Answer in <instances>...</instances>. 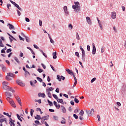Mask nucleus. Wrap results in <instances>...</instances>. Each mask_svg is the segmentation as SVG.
Returning a JSON list of instances; mask_svg holds the SVG:
<instances>
[{"instance_id": "1", "label": "nucleus", "mask_w": 126, "mask_h": 126, "mask_svg": "<svg viewBox=\"0 0 126 126\" xmlns=\"http://www.w3.org/2000/svg\"><path fill=\"white\" fill-rule=\"evenodd\" d=\"M74 4L75 5H72V8L74 9V11H75V12H78V11H80V5L79 2H74Z\"/></svg>"}, {"instance_id": "2", "label": "nucleus", "mask_w": 126, "mask_h": 126, "mask_svg": "<svg viewBox=\"0 0 126 126\" xmlns=\"http://www.w3.org/2000/svg\"><path fill=\"white\" fill-rule=\"evenodd\" d=\"M2 85L3 89L7 91V89H8V87H9L7 86L8 85V82L4 81L2 82Z\"/></svg>"}, {"instance_id": "3", "label": "nucleus", "mask_w": 126, "mask_h": 126, "mask_svg": "<svg viewBox=\"0 0 126 126\" xmlns=\"http://www.w3.org/2000/svg\"><path fill=\"white\" fill-rule=\"evenodd\" d=\"M9 1L10 2H11V3H12V4H13L14 5H15V6H16V7H17V8H18V9H19V10H22V9L20 7L19 5L18 4H17L16 3H15V2H13V1L10 0Z\"/></svg>"}, {"instance_id": "4", "label": "nucleus", "mask_w": 126, "mask_h": 126, "mask_svg": "<svg viewBox=\"0 0 126 126\" xmlns=\"http://www.w3.org/2000/svg\"><path fill=\"white\" fill-rule=\"evenodd\" d=\"M92 45H93L92 53H93V55H95V54H96V47L95 46V44H94V43H93Z\"/></svg>"}, {"instance_id": "5", "label": "nucleus", "mask_w": 126, "mask_h": 126, "mask_svg": "<svg viewBox=\"0 0 126 126\" xmlns=\"http://www.w3.org/2000/svg\"><path fill=\"white\" fill-rule=\"evenodd\" d=\"M16 82L18 85H20V86H25V84L23 83L22 81H20V80H17Z\"/></svg>"}, {"instance_id": "6", "label": "nucleus", "mask_w": 126, "mask_h": 126, "mask_svg": "<svg viewBox=\"0 0 126 126\" xmlns=\"http://www.w3.org/2000/svg\"><path fill=\"white\" fill-rule=\"evenodd\" d=\"M15 121L13 120L11 118H9V124L10 126H15V124H14Z\"/></svg>"}, {"instance_id": "7", "label": "nucleus", "mask_w": 126, "mask_h": 126, "mask_svg": "<svg viewBox=\"0 0 126 126\" xmlns=\"http://www.w3.org/2000/svg\"><path fill=\"white\" fill-rule=\"evenodd\" d=\"M111 16L112 19H116V17L117 16V14L116 13V12L114 11L112 12L111 14Z\"/></svg>"}, {"instance_id": "8", "label": "nucleus", "mask_w": 126, "mask_h": 126, "mask_svg": "<svg viewBox=\"0 0 126 126\" xmlns=\"http://www.w3.org/2000/svg\"><path fill=\"white\" fill-rule=\"evenodd\" d=\"M82 59L83 62H85V51H82Z\"/></svg>"}, {"instance_id": "9", "label": "nucleus", "mask_w": 126, "mask_h": 126, "mask_svg": "<svg viewBox=\"0 0 126 126\" xmlns=\"http://www.w3.org/2000/svg\"><path fill=\"white\" fill-rule=\"evenodd\" d=\"M86 20H87V22L88 24H89L90 25H92V22L91 21V19H90V17H87Z\"/></svg>"}, {"instance_id": "10", "label": "nucleus", "mask_w": 126, "mask_h": 126, "mask_svg": "<svg viewBox=\"0 0 126 126\" xmlns=\"http://www.w3.org/2000/svg\"><path fill=\"white\" fill-rule=\"evenodd\" d=\"M16 100H17V102L19 103V105L21 106H22V102H21V99H20V98L19 96H16Z\"/></svg>"}, {"instance_id": "11", "label": "nucleus", "mask_w": 126, "mask_h": 126, "mask_svg": "<svg viewBox=\"0 0 126 126\" xmlns=\"http://www.w3.org/2000/svg\"><path fill=\"white\" fill-rule=\"evenodd\" d=\"M63 10L65 14V15H68L69 14L68 11H67V6H64L63 7Z\"/></svg>"}, {"instance_id": "12", "label": "nucleus", "mask_w": 126, "mask_h": 126, "mask_svg": "<svg viewBox=\"0 0 126 126\" xmlns=\"http://www.w3.org/2000/svg\"><path fill=\"white\" fill-rule=\"evenodd\" d=\"M7 25L9 26V29L10 30H15V28L13 25H11V24H8Z\"/></svg>"}, {"instance_id": "13", "label": "nucleus", "mask_w": 126, "mask_h": 126, "mask_svg": "<svg viewBox=\"0 0 126 126\" xmlns=\"http://www.w3.org/2000/svg\"><path fill=\"white\" fill-rule=\"evenodd\" d=\"M5 95L6 97H12V94H11V93L8 92H5Z\"/></svg>"}, {"instance_id": "14", "label": "nucleus", "mask_w": 126, "mask_h": 126, "mask_svg": "<svg viewBox=\"0 0 126 126\" xmlns=\"http://www.w3.org/2000/svg\"><path fill=\"white\" fill-rule=\"evenodd\" d=\"M9 103L13 107V108H16V106L15 105V103L13 100L9 101Z\"/></svg>"}, {"instance_id": "15", "label": "nucleus", "mask_w": 126, "mask_h": 126, "mask_svg": "<svg viewBox=\"0 0 126 126\" xmlns=\"http://www.w3.org/2000/svg\"><path fill=\"white\" fill-rule=\"evenodd\" d=\"M66 71H67V73H68L69 74H70L71 75H72V74H73V72H72V70H71L69 69H65Z\"/></svg>"}, {"instance_id": "16", "label": "nucleus", "mask_w": 126, "mask_h": 126, "mask_svg": "<svg viewBox=\"0 0 126 126\" xmlns=\"http://www.w3.org/2000/svg\"><path fill=\"white\" fill-rule=\"evenodd\" d=\"M7 90L8 91H10L12 93H14V92H15L14 90H13V89L11 87H8Z\"/></svg>"}, {"instance_id": "17", "label": "nucleus", "mask_w": 126, "mask_h": 126, "mask_svg": "<svg viewBox=\"0 0 126 126\" xmlns=\"http://www.w3.org/2000/svg\"><path fill=\"white\" fill-rule=\"evenodd\" d=\"M61 109L63 113H65V112H66V110H65V107H64L62 105L61 106Z\"/></svg>"}, {"instance_id": "18", "label": "nucleus", "mask_w": 126, "mask_h": 126, "mask_svg": "<svg viewBox=\"0 0 126 126\" xmlns=\"http://www.w3.org/2000/svg\"><path fill=\"white\" fill-rule=\"evenodd\" d=\"M7 75H8V76H10V77H14L15 75L14 73L9 72L7 73Z\"/></svg>"}, {"instance_id": "19", "label": "nucleus", "mask_w": 126, "mask_h": 126, "mask_svg": "<svg viewBox=\"0 0 126 126\" xmlns=\"http://www.w3.org/2000/svg\"><path fill=\"white\" fill-rule=\"evenodd\" d=\"M57 101L58 102V103H61V104H63V105L64 104L63 102V99L58 98L57 99Z\"/></svg>"}, {"instance_id": "20", "label": "nucleus", "mask_w": 126, "mask_h": 126, "mask_svg": "<svg viewBox=\"0 0 126 126\" xmlns=\"http://www.w3.org/2000/svg\"><path fill=\"white\" fill-rule=\"evenodd\" d=\"M54 90L53 87H50V88H47L46 89V91L47 92H50V91H53V90Z\"/></svg>"}, {"instance_id": "21", "label": "nucleus", "mask_w": 126, "mask_h": 126, "mask_svg": "<svg viewBox=\"0 0 126 126\" xmlns=\"http://www.w3.org/2000/svg\"><path fill=\"white\" fill-rule=\"evenodd\" d=\"M38 96L39 97H42V98H45L46 97V94H45L39 93Z\"/></svg>"}, {"instance_id": "22", "label": "nucleus", "mask_w": 126, "mask_h": 126, "mask_svg": "<svg viewBox=\"0 0 126 126\" xmlns=\"http://www.w3.org/2000/svg\"><path fill=\"white\" fill-rule=\"evenodd\" d=\"M53 58L54 60H56V59H57V52H53Z\"/></svg>"}, {"instance_id": "23", "label": "nucleus", "mask_w": 126, "mask_h": 126, "mask_svg": "<svg viewBox=\"0 0 126 126\" xmlns=\"http://www.w3.org/2000/svg\"><path fill=\"white\" fill-rule=\"evenodd\" d=\"M34 119H35V120H41V116H40V115L37 114V115H36V116L35 117Z\"/></svg>"}, {"instance_id": "24", "label": "nucleus", "mask_w": 126, "mask_h": 126, "mask_svg": "<svg viewBox=\"0 0 126 126\" xmlns=\"http://www.w3.org/2000/svg\"><path fill=\"white\" fill-rule=\"evenodd\" d=\"M76 38L77 40H80V37H79V34L78 32H76Z\"/></svg>"}, {"instance_id": "25", "label": "nucleus", "mask_w": 126, "mask_h": 126, "mask_svg": "<svg viewBox=\"0 0 126 126\" xmlns=\"http://www.w3.org/2000/svg\"><path fill=\"white\" fill-rule=\"evenodd\" d=\"M3 122H5V123H6V118L0 119V123H1V124L3 123Z\"/></svg>"}, {"instance_id": "26", "label": "nucleus", "mask_w": 126, "mask_h": 126, "mask_svg": "<svg viewBox=\"0 0 126 126\" xmlns=\"http://www.w3.org/2000/svg\"><path fill=\"white\" fill-rule=\"evenodd\" d=\"M39 51H40V53H42V55H43V56L45 58H47V55H46V54H45V53H44V52H43V50L39 49Z\"/></svg>"}, {"instance_id": "27", "label": "nucleus", "mask_w": 126, "mask_h": 126, "mask_svg": "<svg viewBox=\"0 0 126 126\" xmlns=\"http://www.w3.org/2000/svg\"><path fill=\"white\" fill-rule=\"evenodd\" d=\"M49 117H50L49 115L47 116H45L42 117V118H43L44 119V120L48 121V120H49Z\"/></svg>"}, {"instance_id": "28", "label": "nucleus", "mask_w": 126, "mask_h": 126, "mask_svg": "<svg viewBox=\"0 0 126 126\" xmlns=\"http://www.w3.org/2000/svg\"><path fill=\"white\" fill-rule=\"evenodd\" d=\"M57 79H58L59 81H62V78H61V76H60V75H58L57 76Z\"/></svg>"}, {"instance_id": "29", "label": "nucleus", "mask_w": 126, "mask_h": 126, "mask_svg": "<svg viewBox=\"0 0 126 126\" xmlns=\"http://www.w3.org/2000/svg\"><path fill=\"white\" fill-rule=\"evenodd\" d=\"M6 79L8 81H9L11 80V78H10V77L9 76H8L7 75L6 76Z\"/></svg>"}, {"instance_id": "30", "label": "nucleus", "mask_w": 126, "mask_h": 126, "mask_svg": "<svg viewBox=\"0 0 126 126\" xmlns=\"http://www.w3.org/2000/svg\"><path fill=\"white\" fill-rule=\"evenodd\" d=\"M40 120H41V123H42V124H45V123H46V122H45V119H44V118H43V117H42L41 119H40Z\"/></svg>"}, {"instance_id": "31", "label": "nucleus", "mask_w": 126, "mask_h": 126, "mask_svg": "<svg viewBox=\"0 0 126 126\" xmlns=\"http://www.w3.org/2000/svg\"><path fill=\"white\" fill-rule=\"evenodd\" d=\"M68 28L70 30H72V29L73 28V26L71 24H70L68 25Z\"/></svg>"}, {"instance_id": "32", "label": "nucleus", "mask_w": 126, "mask_h": 126, "mask_svg": "<svg viewBox=\"0 0 126 126\" xmlns=\"http://www.w3.org/2000/svg\"><path fill=\"white\" fill-rule=\"evenodd\" d=\"M79 115L80 116H83L84 115V111L83 110H81L80 112L79 113Z\"/></svg>"}, {"instance_id": "33", "label": "nucleus", "mask_w": 126, "mask_h": 126, "mask_svg": "<svg viewBox=\"0 0 126 126\" xmlns=\"http://www.w3.org/2000/svg\"><path fill=\"white\" fill-rule=\"evenodd\" d=\"M36 79L38 80V81H39V82H43V80L39 77H37L36 78Z\"/></svg>"}, {"instance_id": "34", "label": "nucleus", "mask_w": 126, "mask_h": 126, "mask_svg": "<svg viewBox=\"0 0 126 126\" xmlns=\"http://www.w3.org/2000/svg\"><path fill=\"white\" fill-rule=\"evenodd\" d=\"M86 113H87V115H88V116H91V111L86 110Z\"/></svg>"}, {"instance_id": "35", "label": "nucleus", "mask_w": 126, "mask_h": 126, "mask_svg": "<svg viewBox=\"0 0 126 126\" xmlns=\"http://www.w3.org/2000/svg\"><path fill=\"white\" fill-rule=\"evenodd\" d=\"M47 102L49 103V106H53V102L50 101L49 99L47 100Z\"/></svg>"}, {"instance_id": "36", "label": "nucleus", "mask_w": 126, "mask_h": 126, "mask_svg": "<svg viewBox=\"0 0 126 126\" xmlns=\"http://www.w3.org/2000/svg\"><path fill=\"white\" fill-rule=\"evenodd\" d=\"M3 115H5V116H7L8 118H10V117H11V115H9V114L7 113L3 112Z\"/></svg>"}, {"instance_id": "37", "label": "nucleus", "mask_w": 126, "mask_h": 126, "mask_svg": "<svg viewBox=\"0 0 126 126\" xmlns=\"http://www.w3.org/2000/svg\"><path fill=\"white\" fill-rule=\"evenodd\" d=\"M2 69L3 71H6V67H5V66L3 65V66H2Z\"/></svg>"}, {"instance_id": "38", "label": "nucleus", "mask_w": 126, "mask_h": 126, "mask_svg": "<svg viewBox=\"0 0 126 126\" xmlns=\"http://www.w3.org/2000/svg\"><path fill=\"white\" fill-rule=\"evenodd\" d=\"M94 112H95V111L94 110V109L92 108L91 110V116H92V115L94 114Z\"/></svg>"}, {"instance_id": "39", "label": "nucleus", "mask_w": 126, "mask_h": 126, "mask_svg": "<svg viewBox=\"0 0 126 126\" xmlns=\"http://www.w3.org/2000/svg\"><path fill=\"white\" fill-rule=\"evenodd\" d=\"M53 96L54 97V98H55V99H56V100L59 99V97H58V96L55 94H53Z\"/></svg>"}, {"instance_id": "40", "label": "nucleus", "mask_w": 126, "mask_h": 126, "mask_svg": "<svg viewBox=\"0 0 126 126\" xmlns=\"http://www.w3.org/2000/svg\"><path fill=\"white\" fill-rule=\"evenodd\" d=\"M74 102L77 104H78V103H79V100H78V99L75 98H74Z\"/></svg>"}, {"instance_id": "41", "label": "nucleus", "mask_w": 126, "mask_h": 126, "mask_svg": "<svg viewBox=\"0 0 126 126\" xmlns=\"http://www.w3.org/2000/svg\"><path fill=\"white\" fill-rule=\"evenodd\" d=\"M17 118L20 121V122H22V119H21V118H20V116H19L18 114H17Z\"/></svg>"}, {"instance_id": "42", "label": "nucleus", "mask_w": 126, "mask_h": 126, "mask_svg": "<svg viewBox=\"0 0 126 126\" xmlns=\"http://www.w3.org/2000/svg\"><path fill=\"white\" fill-rule=\"evenodd\" d=\"M0 47H2L3 48L4 47V45L2 44V41H1V40H0Z\"/></svg>"}, {"instance_id": "43", "label": "nucleus", "mask_w": 126, "mask_h": 126, "mask_svg": "<svg viewBox=\"0 0 126 126\" xmlns=\"http://www.w3.org/2000/svg\"><path fill=\"white\" fill-rule=\"evenodd\" d=\"M34 113V110L31 109V115L32 117H33V114Z\"/></svg>"}, {"instance_id": "44", "label": "nucleus", "mask_w": 126, "mask_h": 126, "mask_svg": "<svg viewBox=\"0 0 126 126\" xmlns=\"http://www.w3.org/2000/svg\"><path fill=\"white\" fill-rule=\"evenodd\" d=\"M47 95H48L49 98H52V94H51V93L48 92L47 93Z\"/></svg>"}, {"instance_id": "45", "label": "nucleus", "mask_w": 126, "mask_h": 126, "mask_svg": "<svg viewBox=\"0 0 126 126\" xmlns=\"http://www.w3.org/2000/svg\"><path fill=\"white\" fill-rule=\"evenodd\" d=\"M53 118L55 121H58V120H59V117L58 116H54Z\"/></svg>"}, {"instance_id": "46", "label": "nucleus", "mask_w": 126, "mask_h": 126, "mask_svg": "<svg viewBox=\"0 0 126 126\" xmlns=\"http://www.w3.org/2000/svg\"><path fill=\"white\" fill-rule=\"evenodd\" d=\"M14 60L17 62V63H19V60L17 57H14Z\"/></svg>"}, {"instance_id": "47", "label": "nucleus", "mask_w": 126, "mask_h": 126, "mask_svg": "<svg viewBox=\"0 0 126 126\" xmlns=\"http://www.w3.org/2000/svg\"><path fill=\"white\" fill-rule=\"evenodd\" d=\"M50 42L52 44H54L55 43V41L54 40H53V39L52 38H50Z\"/></svg>"}, {"instance_id": "48", "label": "nucleus", "mask_w": 126, "mask_h": 126, "mask_svg": "<svg viewBox=\"0 0 126 126\" xmlns=\"http://www.w3.org/2000/svg\"><path fill=\"white\" fill-rule=\"evenodd\" d=\"M72 75H73V77H74V79L75 81H77V79H76V77H75V75H74V74L73 73L72 74Z\"/></svg>"}, {"instance_id": "49", "label": "nucleus", "mask_w": 126, "mask_h": 126, "mask_svg": "<svg viewBox=\"0 0 126 126\" xmlns=\"http://www.w3.org/2000/svg\"><path fill=\"white\" fill-rule=\"evenodd\" d=\"M17 12L18 16H20V15H21V13L20 12V11H19V10H17Z\"/></svg>"}, {"instance_id": "50", "label": "nucleus", "mask_w": 126, "mask_h": 126, "mask_svg": "<svg viewBox=\"0 0 126 126\" xmlns=\"http://www.w3.org/2000/svg\"><path fill=\"white\" fill-rule=\"evenodd\" d=\"M95 80H96V78H93L91 81V83H93V82H94V81H95Z\"/></svg>"}, {"instance_id": "51", "label": "nucleus", "mask_w": 126, "mask_h": 126, "mask_svg": "<svg viewBox=\"0 0 126 126\" xmlns=\"http://www.w3.org/2000/svg\"><path fill=\"white\" fill-rule=\"evenodd\" d=\"M75 56H77V57H78V58L80 57L79 53H78V52H75Z\"/></svg>"}, {"instance_id": "52", "label": "nucleus", "mask_w": 126, "mask_h": 126, "mask_svg": "<svg viewBox=\"0 0 126 126\" xmlns=\"http://www.w3.org/2000/svg\"><path fill=\"white\" fill-rule=\"evenodd\" d=\"M37 71H38V72H39L40 73H41V72H43V69H42L38 68V69H37Z\"/></svg>"}, {"instance_id": "53", "label": "nucleus", "mask_w": 126, "mask_h": 126, "mask_svg": "<svg viewBox=\"0 0 126 126\" xmlns=\"http://www.w3.org/2000/svg\"><path fill=\"white\" fill-rule=\"evenodd\" d=\"M73 117L76 120H77V119H78V116L77 115H76V114H73Z\"/></svg>"}, {"instance_id": "54", "label": "nucleus", "mask_w": 126, "mask_h": 126, "mask_svg": "<svg viewBox=\"0 0 126 126\" xmlns=\"http://www.w3.org/2000/svg\"><path fill=\"white\" fill-rule=\"evenodd\" d=\"M97 118L98 119V122H100V121L101 120V118H100V117L99 115H97Z\"/></svg>"}, {"instance_id": "55", "label": "nucleus", "mask_w": 126, "mask_h": 126, "mask_svg": "<svg viewBox=\"0 0 126 126\" xmlns=\"http://www.w3.org/2000/svg\"><path fill=\"white\" fill-rule=\"evenodd\" d=\"M76 84H77V81H75V82L73 85V88L75 87V86H76Z\"/></svg>"}, {"instance_id": "56", "label": "nucleus", "mask_w": 126, "mask_h": 126, "mask_svg": "<svg viewBox=\"0 0 126 126\" xmlns=\"http://www.w3.org/2000/svg\"><path fill=\"white\" fill-rule=\"evenodd\" d=\"M25 39L26 40V42H29V38L27 36H25Z\"/></svg>"}, {"instance_id": "57", "label": "nucleus", "mask_w": 126, "mask_h": 126, "mask_svg": "<svg viewBox=\"0 0 126 126\" xmlns=\"http://www.w3.org/2000/svg\"><path fill=\"white\" fill-rule=\"evenodd\" d=\"M79 112V110H78V109H76L75 110H74V113L75 114H77V113H78Z\"/></svg>"}, {"instance_id": "58", "label": "nucleus", "mask_w": 126, "mask_h": 126, "mask_svg": "<svg viewBox=\"0 0 126 126\" xmlns=\"http://www.w3.org/2000/svg\"><path fill=\"white\" fill-rule=\"evenodd\" d=\"M70 104L72 105V106H74V101H73V100H71L70 101Z\"/></svg>"}, {"instance_id": "59", "label": "nucleus", "mask_w": 126, "mask_h": 126, "mask_svg": "<svg viewBox=\"0 0 126 126\" xmlns=\"http://www.w3.org/2000/svg\"><path fill=\"white\" fill-rule=\"evenodd\" d=\"M64 120H62L61 121V124H65V119L64 118H63Z\"/></svg>"}, {"instance_id": "60", "label": "nucleus", "mask_w": 126, "mask_h": 126, "mask_svg": "<svg viewBox=\"0 0 126 126\" xmlns=\"http://www.w3.org/2000/svg\"><path fill=\"white\" fill-rule=\"evenodd\" d=\"M56 108H57V109H60V108H61V105H60V104H57V106H56Z\"/></svg>"}, {"instance_id": "61", "label": "nucleus", "mask_w": 126, "mask_h": 126, "mask_svg": "<svg viewBox=\"0 0 126 126\" xmlns=\"http://www.w3.org/2000/svg\"><path fill=\"white\" fill-rule=\"evenodd\" d=\"M33 47L34 48H35V49H39V47H38V46H37L36 44H34L33 45Z\"/></svg>"}, {"instance_id": "62", "label": "nucleus", "mask_w": 126, "mask_h": 126, "mask_svg": "<svg viewBox=\"0 0 126 126\" xmlns=\"http://www.w3.org/2000/svg\"><path fill=\"white\" fill-rule=\"evenodd\" d=\"M10 52H11V49H7L6 50V53H10Z\"/></svg>"}, {"instance_id": "63", "label": "nucleus", "mask_w": 126, "mask_h": 126, "mask_svg": "<svg viewBox=\"0 0 126 126\" xmlns=\"http://www.w3.org/2000/svg\"><path fill=\"white\" fill-rule=\"evenodd\" d=\"M87 50L89 52H90V46L87 45Z\"/></svg>"}, {"instance_id": "64", "label": "nucleus", "mask_w": 126, "mask_h": 126, "mask_svg": "<svg viewBox=\"0 0 126 126\" xmlns=\"http://www.w3.org/2000/svg\"><path fill=\"white\" fill-rule=\"evenodd\" d=\"M11 6V5L9 3L7 4V7L9 9V7Z\"/></svg>"}]
</instances>
